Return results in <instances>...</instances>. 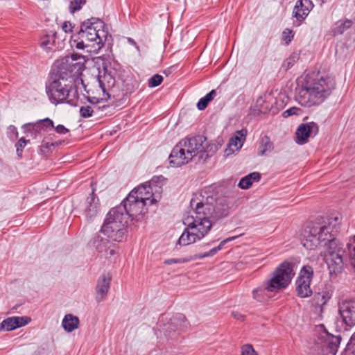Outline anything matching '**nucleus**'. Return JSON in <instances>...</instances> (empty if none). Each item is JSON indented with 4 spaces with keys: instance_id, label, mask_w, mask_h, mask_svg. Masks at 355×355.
Segmentation results:
<instances>
[{
    "instance_id": "3c124183",
    "label": "nucleus",
    "mask_w": 355,
    "mask_h": 355,
    "mask_svg": "<svg viewBox=\"0 0 355 355\" xmlns=\"http://www.w3.org/2000/svg\"><path fill=\"white\" fill-rule=\"evenodd\" d=\"M25 133H34V130L32 128H23Z\"/></svg>"
},
{
    "instance_id": "9d476101",
    "label": "nucleus",
    "mask_w": 355,
    "mask_h": 355,
    "mask_svg": "<svg viewBox=\"0 0 355 355\" xmlns=\"http://www.w3.org/2000/svg\"><path fill=\"white\" fill-rule=\"evenodd\" d=\"M340 343V337L325 334L315 342L313 355H336Z\"/></svg>"
},
{
    "instance_id": "412c9836",
    "label": "nucleus",
    "mask_w": 355,
    "mask_h": 355,
    "mask_svg": "<svg viewBox=\"0 0 355 355\" xmlns=\"http://www.w3.org/2000/svg\"><path fill=\"white\" fill-rule=\"evenodd\" d=\"M311 0H298L293 10V15L298 21L304 20L313 8Z\"/></svg>"
},
{
    "instance_id": "79ce46f5",
    "label": "nucleus",
    "mask_w": 355,
    "mask_h": 355,
    "mask_svg": "<svg viewBox=\"0 0 355 355\" xmlns=\"http://www.w3.org/2000/svg\"><path fill=\"white\" fill-rule=\"evenodd\" d=\"M193 259V257H190L187 258L182 259H167L164 261L166 264H172V263H187Z\"/></svg>"
},
{
    "instance_id": "0eeeda50",
    "label": "nucleus",
    "mask_w": 355,
    "mask_h": 355,
    "mask_svg": "<svg viewBox=\"0 0 355 355\" xmlns=\"http://www.w3.org/2000/svg\"><path fill=\"white\" fill-rule=\"evenodd\" d=\"M103 21L96 18H91L84 21L78 31L80 38L85 39L87 42H93L92 46L97 45V50L101 49L107 40L108 32L104 28Z\"/></svg>"
},
{
    "instance_id": "cd10ccee",
    "label": "nucleus",
    "mask_w": 355,
    "mask_h": 355,
    "mask_svg": "<svg viewBox=\"0 0 355 355\" xmlns=\"http://www.w3.org/2000/svg\"><path fill=\"white\" fill-rule=\"evenodd\" d=\"M139 87L138 82L132 77H128L123 83V91L126 94H132Z\"/></svg>"
},
{
    "instance_id": "423d86ee",
    "label": "nucleus",
    "mask_w": 355,
    "mask_h": 355,
    "mask_svg": "<svg viewBox=\"0 0 355 355\" xmlns=\"http://www.w3.org/2000/svg\"><path fill=\"white\" fill-rule=\"evenodd\" d=\"M46 93L52 103H67L76 106L78 101V92L76 87L66 84L64 79L55 80L46 87Z\"/></svg>"
},
{
    "instance_id": "5701e85b",
    "label": "nucleus",
    "mask_w": 355,
    "mask_h": 355,
    "mask_svg": "<svg viewBox=\"0 0 355 355\" xmlns=\"http://www.w3.org/2000/svg\"><path fill=\"white\" fill-rule=\"evenodd\" d=\"M62 325L67 332H71L78 328L79 319L72 314H67L62 320Z\"/></svg>"
},
{
    "instance_id": "864d4df0",
    "label": "nucleus",
    "mask_w": 355,
    "mask_h": 355,
    "mask_svg": "<svg viewBox=\"0 0 355 355\" xmlns=\"http://www.w3.org/2000/svg\"><path fill=\"white\" fill-rule=\"evenodd\" d=\"M53 144H49V143H45L43 146L45 147L46 148H49L50 146H53Z\"/></svg>"
},
{
    "instance_id": "f03ea898",
    "label": "nucleus",
    "mask_w": 355,
    "mask_h": 355,
    "mask_svg": "<svg viewBox=\"0 0 355 355\" xmlns=\"http://www.w3.org/2000/svg\"><path fill=\"white\" fill-rule=\"evenodd\" d=\"M334 225L331 223L307 225L302 234V243L309 250L328 244L324 252V259L331 274H337L343 268L345 250L343 245L334 238Z\"/></svg>"
},
{
    "instance_id": "a211bd4d",
    "label": "nucleus",
    "mask_w": 355,
    "mask_h": 355,
    "mask_svg": "<svg viewBox=\"0 0 355 355\" xmlns=\"http://www.w3.org/2000/svg\"><path fill=\"white\" fill-rule=\"evenodd\" d=\"M112 280V275L110 273H104L98 279L96 287V300L97 302H101L107 296Z\"/></svg>"
},
{
    "instance_id": "37998d69",
    "label": "nucleus",
    "mask_w": 355,
    "mask_h": 355,
    "mask_svg": "<svg viewBox=\"0 0 355 355\" xmlns=\"http://www.w3.org/2000/svg\"><path fill=\"white\" fill-rule=\"evenodd\" d=\"M32 128V129L34 130L35 135L37 132H38L39 131H40L41 129L42 128V124L40 121H38L35 123H26L22 125V128Z\"/></svg>"
},
{
    "instance_id": "c03bdc74",
    "label": "nucleus",
    "mask_w": 355,
    "mask_h": 355,
    "mask_svg": "<svg viewBox=\"0 0 355 355\" xmlns=\"http://www.w3.org/2000/svg\"><path fill=\"white\" fill-rule=\"evenodd\" d=\"M8 136L12 139H15L18 137V131L15 126L11 125L8 127Z\"/></svg>"
},
{
    "instance_id": "09e8293b",
    "label": "nucleus",
    "mask_w": 355,
    "mask_h": 355,
    "mask_svg": "<svg viewBox=\"0 0 355 355\" xmlns=\"http://www.w3.org/2000/svg\"><path fill=\"white\" fill-rule=\"evenodd\" d=\"M232 315L235 318L236 320L243 321L245 320V316L242 314L239 311H232Z\"/></svg>"
},
{
    "instance_id": "4d7b16f0",
    "label": "nucleus",
    "mask_w": 355,
    "mask_h": 355,
    "mask_svg": "<svg viewBox=\"0 0 355 355\" xmlns=\"http://www.w3.org/2000/svg\"><path fill=\"white\" fill-rule=\"evenodd\" d=\"M110 254H114V250H110Z\"/></svg>"
},
{
    "instance_id": "39448f33",
    "label": "nucleus",
    "mask_w": 355,
    "mask_h": 355,
    "mask_svg": "<svg viewBox=\"0 0 355 355\" xmlns=\"http://www.w3.org/2000/svg\"><path fill=\"white\" fill-rule=\"evenodd\" d=\"M128 222V215L124 214L123 207L116 206L108 212L101 232L114 241H121L126 232Z\"/></svg>"
},
{
    "instance_id": "ea45409f",
    "label": "nucleus",
    "mask_w": 355,
    "mask_h": 355,
    "mask_svg": "<svg viewBox=\"0 0 355 355\" xmlns=\"http://www.w3.org/2000/svg\"><path fill=\"white\" fill-rule=\"evenodd\" d=\"M302 112V110L297 107H292L285 110L282 115L284 117L287 118L292 115H300Z\"/></svg>"
},
{
    "instance_id": "c85d7f7f",
    "label": "nucleus",
    "mask_w": 355,
    "mask_h": 355,
    "mask_svg": "<svg viewBox=\"0 0 355 355\" xmlns=\"http://www.w3.org/2000/svg\"><path fill=\"white\" fill-rule=\"evenodd\" d=\"M216 95L214 89H212L206 96L201 98L197 103V107L200 110H204L208 105L209 103L211 101Z\"/></svg>"
},
{
    "instance_id": "9b49d317",
    "label": "nucleus",
    "mask_w": 355,
    "mask_h": 355,
    "mask_svg": "<svg viewBox=\"0 0 355 355\" xmlns=\"http://www.w3.org/2000/svg\"><path fill=\"white\" fill-rule=\"evenodd\" d=\"M313 276V269L310 266H304L300 270L296 280V293L298 297L304 298L313 293L310 284Z\"/></svg>"
},
{
    "instance_id": "49530a36",
    "label": "nucleus",
    "mask_w": 355,
    "mask_h": 355,
    "mask_svg": "<svg viewBox=\"0 0 355 355\" xmlns=\"http://www.w3.org/2000/svg\"><path fill=\"white\" fill-rule=\"evenodd\" d=\"M55 131L58 134L64 135L69 132V130L66 128L63 125H58L55 128Z\"/></svg>"
},
{
    "instance_id": "aec40b11",
    "label": "nucleus",
    "mask_w": 355,
    "mask_h": 355,
    "mask_svg": "<svg viewBox=\"0 0 355 355\" xmlns=\"http://www.w3.org/2000/svg\"><path fill=\"white\" fill-rule=\"evenodd\" d=\"M28 316L10 317L3 320L0 324V330L12 331L17 328L25 326L31 322Z\"/></svg>"
},
{
    "instance_id": "e433bc0d",
    "label": "nucleus",
    "mask_w": 355,
    "mask_h": 355,
    "mask_svg": "<svg viewBox=\"0 0 355 355\" xmlns=\"http://www.w3.org/2000/svg\"><path fill=\"white\" fill-rule=\"evenodd\" d=\"M94 110L92 106H82L80 109V114L83 118H88L92 116Z\"/></svg>"
},
{
    "instance_id": "6ab92c4d",
    "label": "nucleus",
    "mask_w": 355,
    "mask_h": 355,
    "mask_svg": "<svg viewBox=\"0 0 355 355\" xmlns=\"http://www.w3.org/2000/svg\"><path fill=\"white\" fill-rule=\"evenodd\" d=\"M247 135V130L242 129L236 132L235 135L230 138L225 153L227 156L239 151L242 147Z\"/></svg>"
},
{
    "instance_id": "8fccbe9b",
    "label": "nucleus",
    "mask_w": 355,
    "mask_h": 355,
    "mask_svg": "<svg viewBox=\"0 0 355 355\" xmlns=\"http://www.w3.org/2000/svg\"><path fill=\"white\" fill-rule=\"evenodd\" d=\"M98 83H99V85H100L103 92H105V86L104 83H103V80L99 78Z\"/></svg>"
},
{
    "instance_id": "473e14b6",
    "label": "nucleus",
    "mask_w": 355,
    "mask_h": 355,
    "mask_svg": "<svg viewBox=\"0 0 355 355\" xmlns=\"http://www.w3.org/2000/svg\"><path fill=\"white\" fill-rule=\"evenodd\" d=\"M55 43V34L45 35L40 39V45L48 49L51 48Z\"/></svg>"
},
{
    "instance_id": "58836bf2",
    "label": "nucleus",
    "mask_w": 355,
    "mask_h": 355,
    "mask_svg": "<svg viewBox=\"0 0 355 355\" xmlns=\"http://www.w3.org/2000/svg\"><path fill=\"white\" fill-rule=\"evenodd\" d=\"M293 37L294 34L291 29L286 28L282 32V38L286 44H288L292 41Z\"/></svg>"
},
{
    "instance_id": "f3484780",
    "label": "nucleus",
    "mask_w": 355,
    "mask_h": 355,
    "mask_svg": "<svg viewBox=\"0 0 355 355\" xmlns=\"http://www.w3.org/2000/svg\"><path fill=\"white\" fill-rule=\"evenodd\" d=\"M65 60L66 68L73 76H78L84 70L85 59L82 55L73 53Z\"/></svg>"
},
{
    "instance_id": "f704fd0d",
    "label": "nucleus",
    "mask_w": 355,
    "mask_h": 355,
    "mask_svg": "<svg viewBox=\"0 0 355 355\" xmlns=\"http://www.w3.org/2000/svg\"><path fill=\"white\" fill-rule=\"evenodd\" d=\"M163 77L162 76L159 74H155L153 75L149 80H148V86L150 87H155L158 85H159L162 81H163Z\"/></svg>"
},
{
    "instance_id": "6e6552de",
    "label": "nucleus",
    "mask_w": 355,
    "mask_h": 355,
    "mask_svg": "<svg viewBox=\"0 0 355 355\" xmlns=\"http://www.w3.org/2000/svg\"><path fill=\"white\" fill-rule=\"evenodd\" d=\"M119 207L124 209V214L128 215V218L131 220L139 221L148 212V205L144 201L137 200L133 195H128Z\"/></svg>"
},
{
    "instance_id": "13d9d810",
    "label": "nucleus",
    "mask_w": 355,
    "mask_h": 355,
    "mask_svg": "<svg viewBox=\"0 0 355 355\" xmlns=\"http://www.w3.org/2000/svg\"><path fill=\"white\" fill-rule=\"evenodd\" d=\"M322 3H325L327 1H328L329 0H321Z\"/></svg>"
},
{
    "instance_id": "4c0bfd02",
    "label": "nucleus",
    "mask_w": 355,
    "mask_h": 355,
    "mask_svg": "<svg viewBox=\"0 0 355 355\" xmlns=\"http://www.w3.org/2000/svg\"><path fill=\"white\" fill-rule=\"evenodd\" d=\"M28 141V140H26L24 137H21L16 144V151L19 157H21L23 150Z\"/></svg>"
},
{
    "instance_id": "f8f14e48",
    "label": "nucleus",
    "mask_w": 355,
    "mask_h": 355,
    "mask_svg": "<svg viewBox=\"0 0 355 355\" xmlns=\"http://www.w3.org/2000/svg\"><path fill=\"white\" fill-rule=\"evenodd\" d=\"M180 141L187 152V155L191 157V159L198 154H202L201 155V157H202L205 153L207 144V139L204 136L198 135L191 138H185Z\"/></svg>"
},
{
    "instance_id": "6e6d98bb",
    "label": "nucleus",
    "mask_w": 355,
    "mask_h": 355,
    "mask_svg": "<svg viewBox=\"0 0 355 355\" xmlns=\"http://www.w3.org/2000/svg\"><path fill=\"white\" fill-rule=\"evenodd\" d=\"M81 83L83 85V87H85V90L87 92V93H89L88 91H87L86 87H85V85L83 83V81L82 80H81Z\"/></svg>"
},
{
    "instance_id": "a19ab883",
    "label": "nucleus",
    "mask_w": 355,
    "mask_h": 355,
    "mask_svg": "<svg viewBox=\"0 0 355 355\" xmlns=\"http://www.w3.org/2000/svg\"><path fill=\"white\" fill-rule=\"evenodd\" d=\"M241 355H257L251 345H244L241 347Z\"/></svg>"
},
{
    "instance_id": "20e7f679",
    "label": "nucleus",
    "mask_w": 355,
    "mask_h": 355,
    "mask_svg": "<svg viewBox=\"0 0 355 355\" xmlns=\"http://www.w3.org/2000/svg\"><path fill=\"white\" fill-rule=\"evenodd\" d=\"M295 275L293 265L284 261L272 272V277L263 284L252 291L253 298L259 302L265 301L269 297L268 293H277L286 288Z\"/></svg>"
},
{
    "instance_id": "5fc2aeb1",
    "label": "nucleus",
    "mask_w": 355,
    "mask_h": 355,
    "mask_svg": "<svg viewBox=\"0 0 355 355\" xmlns=\"http://www.w3.org/2000/svg\"><path fill=\"white\" fill-rule=\"evenodd\" d=\"M291 65H292L291 62L288 61V62H287V66H286V67H287V68H289Z\"/></svg>"
},
{
    "instance_id": "603ef678",
    "label": "nucleus",
    "mask_w": 355,
    "mask_h": 355,
    "mask_svg": "<svg viewBox=\"0 0 355 355\" xmlns=\"http://www.w3.org/2000/svg\"><path fill=\"white\" fill-rule=\"evenodd\" d=\"M351 345L355 347V333L351 337Z\"/></svg>"
},
{
    "instance_id": "de8ad7c7",
    "label": "nucleus",
    "mask_w": 355,
    "mask_h": 355,
    "mask_svg": "<svg viewBox=\"0 0 355 355\" xmlns=\"http://www.w3.org/2000/svg\"><path fill=\"white\" fill-rule=\"evenodd\" d=\"M62 30L65 33H69L72 31V26L69 21H64L62 26Z\"/></svg>"
},
{
    "instance_id": "bb28decb",
    "label": "nucleus",
    "mask_w": 355,
    "mask_h": 355,
    "mask_svg": "<svg viewBox=\"0 0 355 355\" xmlns=\"http://www.w3.org/2000/svg\"><path fill=\"white\" fill-rule=\"evenodd\" d=\"M273 144L268 136L265 135L261 139L259 145V155H264L273 150Z\"/></svg>"
},
{
    "instance_id": "4be33fe9",
    "label": "nucleus",
    "mask_w": 355,
    "mask_h": 355,
    "mask_svg": "<svg viewBox=\"0 0 355 355\" xmlns=\"http://www.w3.org/2000/svg\"><path fill=\"white\" fill-rule=\"evenodd\" d=\"M332 292L326 286L315 292L312 299V304L315 307H322L330 300Z\"/></svg>"
},
{
    "instance_id": "bf43d9fd",
    "label": "nucleus",
    "mask_w": 355,
    "mask_h": 355,
    "mask_svg": "<svg viewBox=\"0 0 355 355\" xmlns=\"http://www.w3.org/2000/svg\"><path fill=\"white\" fill-rule=\"evenodd\" d=\"M129 41H130V43H132L133 40H132L131 39H129Z\"/></svg>"
},
{
    "instance_id": "2f4dec72",
    "label": "nucleus",
    "mask_w": 355,
    "mask_h": 355,
    "mask_svg": "<svg viewBox=\"0 0 355 355\" xmlns=\"http://www.w3.org/2000/svg\"><path fill=\"white\" fill-rule=\"evenodd\" d=\"M108 240L107 239L101 238L99 235L96 236L94 239V245L99 252H103L107 250Z\"/></svg>"
},
{
    "instance_id": "4468645a",
    "label": "nucleus",
    "mask_w": 355,
    "mask_h": 355,
    "mask_svg": "<svg viewBox=\"0 0 355 355\" xmlns=\"http://www.w3.org/2000/svg\"><path fill=\"white\" fill-rule=\"evenodd\" d=\"M319 132V126L315 122L302 123L296 130V142L304 144L307 142L308 138L316 135Z\"/></svg>"
},
{
    "instance_id": "ddd939ff",
    "label": "nucleus",
    "mask_w": 355,
    "mask_h": 355,
    "mask_svg": "<svg viewBox=\"0 0 355 355\" xmlns=\"http://www.w3.org/2000/svg\"><path fill=\"white\" fill-rule=\"evenodd\" d=\"M187 152L179 141L173 148L169 155V163L171 166L179 167L188 164L191 160V157L187 155Z\"/></svg>"
},
{
    "instance_id": "72a5a7b5",
    "label": "nucleus",
    "mask_w": 355,
    "mask_h": 355,
    "mask_svg": "<svg viewBox=\"0 0 355 355\" xmlns=\"http://www.w3.org/2000/svg\"><path fill=\"white\" fill-rule=\"evenodd\" d=\"M86 3V0H72L70 3L69 10L71 13L79 10L82 6Z\"/></svg>"
},
{
    "instance_id": "c9c22d12",
    "label": "nucleus",
    "mask_w": 355,
    "mask_h": 355,
    "mask_svg": "<svg viewBox=\"0 0 355 355\" xmlns=\"http://www.w3.org/2000/svg\"><path fill=\"white\" fill-rule=\"evenodd\" d=\"M347 245L349 251V257L352 261V264L355 267V236L349 241Z\"/></svg>"
},
{
    "instance_id": "7c9ffc66",
    "label": "nucleus",
    "mask_w": 355,
    "mask_h": 355,
    "mask_svg": "<svg viewBox=\"0 0 355 355\" xmlns=\"http://www.w3.org/2000/svg\"><path fill=\"white\" fill-rule=\"evenodd\" d=\"M71 46L75 47L77 49H84L85 47L90 46L85 39L80 38L78 33L77 35H73L71 40Z\"/></svg>"
},
{
    "instance_id": "b1692460",
    "label": "nucleus",
    "mask_w": 355,
    "mask_h": 355,
    "mask_svg": "<svg viewBox=\"0 0 355 355\" xmlns=\"http://www.w3.org/2000/svg\"><path fill=\"white\" fill-rule=\"evenodd\" d=\"M353 21L348 19L337 21L333 26L331 32L334 36L342 35L345 31L351 28Z\"/></svg>"
},
{
    "instance_id": "1a4fd4ad",
    "label": "nucleus",
    "mask_w": 355,
    "mask_h": 355,
    "mask_svg": "<svg viewBox=\"0 0 355 355\" xmlns=\"http://www.w3.org/2000/svg\"><path fill=\"white\" fill-rule=\"evenodd\" d=\"M161 193L160 187L145 184L134 189L128 195H133L137 200L144 201L149 206L156 204L160 200Z\"/></svg>"
},
{
    "instance_id": "052dcab7",
    "label": "nucleus",
    "mask_w": 355,
    "mask_h": 355,
    "mask_svg": "<svg viewBox=\"0 0 355 355\" xmlns=\"http://www.w3.org/2000/svg\"><path fill=\"white\" fill-rule=\"evenodd\" d=\"M129 41H130V43H132L133 40H132L131 39H129Z\"/></svg>"
},
{
    "instance_id": "2eb2a0df",
    "label": "nucleus",
    "mask_w": 355,
    "mask_h": 355,
    "mask_svg": "<svg viewBox=\"0 0 355 355\" xmlns=\"http://www.w3.org/2000/svg\"><path fill=\"white\" fill-rule=\"evenodd\" d=\"M99 209V200L93 191L86 198L81 210L87 220H92L96 216Z\"/></svg>"
},
{
    "instance_id": "f257e3e1",
    "label": "nucleus",
    "mask_w": 355,
    "mask_h": 355,
    "mask_svg": "<svg viewBox=\"0 0 355 355\" xmlns=\"http://www.w3.org/2000/svg\"><path fill=\"white\" fill-rule=\"evenodd\" d=\"M191 207L193 209L183 218V223L187 226L180 236L178 244L186 246L203 239L212 227L211 218H220L227 215V205L216 200L211 196L205 200L191 199Z\"/></svg>"
},
{
    "instance_id": "a878e982",
    "label": "nucleus",
    "mask_w": 355,
    "mask_h": 355,
    "mask_svg": "<svg viewBox=\"0 0 355 355\" xmlns=\"http://www.w3.org/2000/svg\"><path fill=\"white\" fill-rule=\"evenodd\" d=\"M238 236H232V237H229V238L223 240V241L220 242V243L217 247L211 249L209 252H205L203 254H196L193 257V259L195 260V259H203V258H205V257H207L214 256L219 250H220L222 249L223 246L226 243H227L228 241H233V240L236 239Z\"/></svg>"
},
{
    "instance_id": "dca6fc26",
    "label": "nucleus",
    "mask_w": 355,
    "mask_h": 355,
    "mask_svg": "<svg viewBox=\"0 0 355 355\" xmlns=\"http://www.w3.org/2000/svg\"><path fill=\"white\" fill-rule=\"evenodd\" d=\"M339 312L347 327L355 325V300L343 302L340 306Z\"/></svg>"
},
{
    "instance_id": "a18cd8bd",
    "label": "nucleus",
    "mask_w": 355,
    "mask_h": 355,
    "mask_svg": "<svg viewBox=\"0 0 355 355\" xmlns=\"http://www.w3.org/2000/svg\"><path fill=\"white\" fill-rule=\"evenodd\" d=\"M41 124H42V127H51L52 128H54V123H53V121L52 120H51L49 118H46L43 120H40L39 121Z\"/></svg>"
},
{
    "instance_id": "393cba45",
    "label": "nucleus",
    "mask_w": 355,
    "mask_h": 355,
    "mask_svg": "<svg viewBox=\"0 0 355 355\" xmlns=\"http://www.w3.org/2000/svg\"><path fill=\"white\" fill-rule=\"evenodd\" d=\"M260 179L261 174L259 172H252L241 178L238 186L242 189H248L254 182H259Z\"/></svg>"
},
{
    "instance_id": "c756f323",
    "label": "nucleus",
    "mask_w": 355,
    "mask_h": 355,
    "mask_svg": "<svg viewBox=\"0 0 355 355\" xmlns=\"http://www.w3.org/2000/svg\"><path fill=\"white\" fill-rule=\"evenodd\" d=\"M171 324L180 329H187L189 326V322L186 317L182 313H178L171 320Z\"/></svg>"
},
{
    "instance_id": "7ed1b4c3",
    "label": "nucleus",
    "mask_w": 355,
    "mask_h": 355,
    "mask_svg": "<svg viewBox=\"0 0 355 355\" xmlns=\"http://www.w3.org/2000/svg\"><path fill=\"white\" fill-rule=\"evenodd\" d=\"M336 88L334 78L318 73L308 74L299 88L297 100L303 106L320 105Z\"/></svg>"
}]
</instances>
